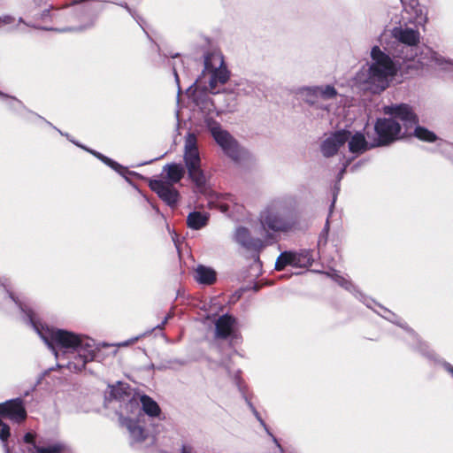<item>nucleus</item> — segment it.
<instances>
[{
	"label": "nucleus",
	"instance_id": "nucleus-29",
	"mask_svg": "<svg viewBox=\"0 0 453 453\" xmlns=\"http://www.w3.org/2000/svg\"><path fill=\"white\" fill-rule=\"evenodd\" d=\"M414 134L418 139L427 142H433L437 140V136L434 132L420 126L415 127Z\"/></svg>",
	"mask_w": 453,
	"mask_h": 453
},
{
	"label": "nucleus",
	"instance_id": "nucleus-2",
	"mask_svg": "<svg viewBox=\"0 0 453 453\" xmlns=\"http://www.w3.org/2000/svg\"><path fill=\"white\" fill-rule=\"evenodd\" d=\"M298 198L286 194L270 200L259 213V222L266 232L287 234L295 231L300 224L297 212Z\"/></svg>",
	"mask_w": 453,
	"mask_h": 453
},
{
	"label": "nucleus",
	"instance_id": "nucleus-12",
	"mask_svg": "<svg viewBox=\"0 0 453 453\" xmlns=\"http://www.w3.org/2000/svg\"><path fill=\"white\" fill-rule=\"evenodd\" d=\"M383 111L385 114L401 120L406 130L418 123L416 114L411 107L406 104L385 106Z\"/></svg>",
	"mask_w": 453,
	"mask_h": 453
},
{
	"label": "nucleus",
	"instance_id": "nucleus-36",
	"mask_svg": "<svg viewBox=\"0 0 453 453\" xmlns=\"http://www.w3.org/2000/svg\"><path fill=\"white\" fill-rule=\"evenodd\" d=\"M35 434H33V433H27L25 435H24V441L27 444H31L34 448V449L35 450V447H39L40 445H37L35 443Z\"/></svg>",
	"mask_w": 453,
	"mask_h": 453
},
{
	"label": "nucleus",
	"instance_id": "nucleus-9",
	"mask_svg": "<svg viewBox=\"0 0 453 453\" xmlns=\"http://www.w3.org/2000/svg\"><path fill=\"white\" fill-rule=\"evenodd\" d=\"M120 425L125 427L128 433L130 445L134 448L142 447V443L149 439V434L142 425V419L134 417H124L123 413L119 416Z\"/></svg>",
	"mask_w": 453,
	"mask_h": 453
},
{
	"label": "nucleus",
	"instance_id": "nucleus-27",
	"mask_svg": "<svg viewBox=\"0 0 453 453\" xmlns=\"http://www.w3.org/2000/svg\"><path fill=\"white\" fill-rule=\"evenodd\" d=\"M67 450V443L60 441H54L46 446L35 447V453H64Z\"/></svg>",
	"mask_w": 453,
	"mask_h": 453
},
{
	"label": "nucleus",
	"instance_id": "nucleus-14",
	"mask_svg": "<svg viewBox=\"0 0 453 453\" xmlns=\"http://www.w3.org/2000/svg\"><path fill=\"white\" fill-rule=\"evenodd\" d=\"M108 394V397L110 399L117 400L125 403L124 411L127 413H134L135 411L139 410L138 399L127 393L122 383L111 386Z\"/></svg>",
	"mask_w": 453,
	"mask_h": 453
},
{
	"label": "nucleus",
	"instance_id": "nucleus-10",
	"mask_svg": "<svg viewBox=\"0 0 453 453\" xmlns=\"http://www.w3.org/2000/svg\"><path fill=\"white\" fill-rule=\"evenodd\" d=\"M0 415L17 424L24 422L27 418L24 400L17 397L1 403Z\"/></svg>",
	"mask_w": 453,
	"mask_h": 453
},
{
	"label": "nucleus",
	"instance_id": "nucleus-43",
	"mask_svg": "<svg viewBox=\"0 0 453 453\" xmlns=\"http://www.w3.org/2000/svg\"><path fill=\"white\" fill-rule=\"evenodd\" d=\"M166 323H167V320L165 319H164L162 323L157 325L154 329H163Z\"/></svg>",
	"mask_w": 453,
	"mask_h": 453
},
{
	"label": "nucleus",
	"instance_id": "nucleus-25",
	"mask_svg": "<svg viewBox=\"0 0 453 453\" xmlns=\"http://www.w3.org/2000/svg\"><path fill=\"white\" fill-rule=\"evenodd\" d=\"M234 240L236 242L245 248H250L254 246V240L251 238L249 229L243 226L236 228Z\"/></svg>",
	"mask_w": 453,
	"mask_h": 453
},
{
	"label": "nucleus",
	"instance_id": "nucleus-1",
	"mask_svg": "<svg viewBox=\"0 0 453 453\" xmlns=\"http://www.w3.org/2000/svg\"><path fill=\"white\" fill-rule=\"evenodd\" d=\"M16 305L23 314L24 322L29 324L53 352L57 359L67 354L73 356V360L59 367H66L71 372H81L87 363L96 358L97 347L93 339L84 334H78L71 331L50 327L37 320L34 311L27 305L16 299L10 292L7 280L0 281V303Z\"/></svg>",
	"mask_w": 453,
	"mask_h": 453
},
{
	"label": "nucleus",
	"instance_id": "nucleus-15",
	"mask_svg": "<svg viewBox=\"0 0 453 453\" xmlns=\"http://www.w3.org/2000/svg\"><path fill=\"white\" fill-rule=\"evenodd\" d=\"M136 398L139 402V410L135 411L134 413H130L131 415L135 416L137 414V418L141 419L143 418L142 411L152 418L159 416L161 410L157 402L151 397L143 395Z\"/></svg>",
	"mask_w": 453,
	"mask_h": 453
},
{
	"label": "nucleus",
	"instance_id": "nucleus-11",
	"mask_svg": "<svg viewBox=\"0 0 453 453\" xmlns=\"http://www.w3.org/2000/svg\"><path fill=\"white\" fill-rule=\"evenodd\" d=\"M350 137V131L342 129L332 133L320 145L321 153L326 157L335 155Z\"/></svg>",
	"mask_w": 453,
	"mask_h": 453
},
{
	"label": "nucleus",
	"instance_id": "nucleus-24",
	"mask_svg": "<svg viewBox=\"0 0 453 453\" xmlns=\"http://www.w3.org/2000/svg\"><path fill=\"white\" fill-rule=\"evenodd\" d=\"M165 57L167 58H171L172 59L168 60V63L167 65H170L173 69V76L175 78V81L178 85V88L179 90L180 89V79H179V74H178V72L179 70L182 69L183 71L184 70V61L182 58H180V54L179 53H175V54H172L170 53L169 55H165Z\"/></svg>",
	"mask_w": 453,
	"mask_h": 453
},
{
	"label": "nucleus",
	"instance_id": "nucleus-22",
	"mask_svg": "<svg viewBox=\"0 0 453 453\" xmlns=\"http://www.w3.org/2000/svg\"><path fill=\"white\" fill-rule=\"evenodd\" d=\"M208 215L200 211H193L188 215L187 224L189 228L198 230L208 223Z\"/></svg>",
	"mask_w": 453,
	"mask_h": 453
},
{
	"label": "nucleus",
	"instance_id": "nucleus-32",
	"mask_svg": "<svg viewBox=\"0 0 453 453\" xmlns=\"http://www.w3.org/2000/svg\"><path fill=\"white\" fill-rule=\"evenodd\" d=\"M414 12L416 17L413 19L411 18V23H413L416 27H424L426 22V16L423 13L421 9H414Z\"/></svg>",
	"mask_w": 453,
	"mask_h": 453
},
{
	"label": "nucleus",
	"instance_id": "nucleus-17",
	"mask_svg": "<svg viewBox=\"0 0 453 453\" xmlns=\"http://www.w3.org/2000/svg\"><path fill=\"white\" fill-rule=\"evenodd\" d=\"M303 101L310 105L316 106L326 111H329V107L323 104L319 103L317 90L315 86L303 87L299 89L298 92Z\"/></svg>",
	"mask_w": 453,
	"mask_h": 453
},
{
	"label": "nucleus",
	"instance_id": "nucleus-31",
	"mask_svg": "<svg viewBox=\"0 0 453 453\" xmlns=\"http://www.w3.org/2000/svg\"><path fill=\"white\" fill-rule=\"evenodd\" d=\"M21 25L27 26V24L24 22V20L21 18L16 19L14 16L7 15V14L0 16V27H7V26L19 27Z\"/></svg>",
	"mask_w": 453,
	"mask_h": 453
},
{
	"label": "nucleus",
	"instance_id": "nucleus-46",
	"mask_svg": "<svg viewBox=\"0 0 453 453\" xmlns=\"http://www.w3.org/2000/svg\"><path fill=\"white\" fill-rule=\"evenodd\" d=\"M227 210H228V207L226 205H221L222 211L226 212V211H227Z\"/></svg>",
	"mask_w": 453,
	"mask_h": 453
},
{
	"label": "nucleus",
	"instance_id": "nucleus-39",
	"mask_svg": "<svg viewBox=\"0 0 453 453\" xmlns=\"http://www.w3.org/2000/svg\"><path fill=\"white\" fill-rule=\"evenodd\" d=\"M141 337H142V335H139V336L134 337V338H132V339H130V340H127V341H125V342H119V343L116 344L115 346H118V347H127V346H129L130 344H133V343H134L135 342H137Z\"/></svg>",
	"mask_w": 453,
	"mask_h": 453
},
{
	"label": "nucleus",
	"instance_id": "nucleus-26",
	"mask_svg": "<svg viewBox=\"0 0 453 453\" xmlns=\"http://www.w3.org/2000/svg\"><path fill=\"white\" fill-rule=\"evenodd\" d=\"M318 95V99L327 101L334 99L338 96L336 88L330 84L315 86Z\"/></svg>",
	"mask_w": 453,
	"mask_h": 453
},
{
	"label": "nucleus",
	"instance_id": "nucleus-3",
	"mask_svg": "<svg viewBox=\"0 0 453 453\" xmlns=\"http://www.w3.org/2000/svg\"><path fill=\"white\" fill-rule=\"evenodd\" d=\"M397 47V54L395 57L403 60L412 61L414 64L409 67L423 68L425 66H438L447 69L444 65H451V62L439 56L427 46L419 47L418 30H392Z\"/></svg>",
	"mask_w": 453,
	"mask_h": 453
},
{
	"label": "nucleus",
	"instance_id": "nucleus-34",
	"mask_svg": "<svg viewBox=\"0 0 453 453\" xmlns=\"http://www.w3.org/2000/svg\"><path fill=\"white\" fill-rule=\"evenodd\" d=\"M345 171H346V165H344V166L341 169V171L339 172V173H338V176H337L338 181H337V183L334 185V200H333L332 204H331V207H330V213L332 212V210H333V208H334V206L335 198H336V196H337V194H338V192H339V190H340V185H339V182H340V180H342V178L343 177V174H344Z\"/></svg>",
	"mask_w": 453,
	"mask_h": 453
},
{
	"label": "nucleus",
	"instance_id": "nucleus-44",
	"mask_svg": "<svg viewBox=\"0 0 453 453\" xmlns=\"http://www.w3.org/2000/svg\"><path fill=\"white\" fill-rule=\"evenodd\" d=\"M328 229H329V220L327 219L326 222V225H325V227H324V231L327 232Z\"/></svg>",
	"mask_w": 453,
	"mask_h": 453
},
{
	"label": "nucleus",
	"instance_id": "nucleus-8",
	"mask_svg": "<svg viewBox=\"0 0 453 453\" xmlns=\"http://www.w3.org/2000/svg\"><path fill=\"white\" fill-rule=\"evenodd\" d=\"M374 128L378 134L376 146L388 145L404 134L401 125L394 119H379Z\"/></svg>",
	"mask_w": 453,
	"mask_h": 453
},
{
	"label": "nucleus",
	"instance_id": "nucleus-33",
	"mask_svg": "<svg viewBox=\"0 0 453 453\" xmlns=\"http://www.w3.org/2000/svg\"><path fill=\"white\" fill-rule=\"evenodd\" d=\"M407 332L408 334H410V336H411L413 338V340L417 341V343H418V347L419 348V350L424 354V355H426L427 357H432V354L427 350L428 349V346L424 343V342H421L417 335L412 332V330L411 329H407Z\"/></svg>",
	"mask_w": 453,
	"mask_h": 453
},
{
	"label": "nucleus",
	"instance_id": "nucleus-7",
	"mask_svg": "<svg viewBox=\"0 0 453 453\" xmlns=\"http://www.w3.org/2000/svg\"><path fill=\"white\" fill-rule=\"evenodd\" d=\"M184 162L191 180L198 188H204L206 185V177L201 168V157L197 147V139L192 133H188L185 137Z\"/></svg>",
	"mask_w": 453,
	"mask_h": 453
},
{
	"label": "nucleus",
	"instance_id": "nucleus-19",
	"mask_svg": "<svg viewBox=\"0 0 453 453\" xmlns=\"http://www.w3.org/2000/svg\"><path fill=\"white\" fill-rule=\"evenodd\" d=\"M195 280L200 284L211 285L216 281V272L205 265H198L195 270Z\"/></svg>",
	"mask_w": 453,
	"mask_h": 453
},
{
	"label": "nucleus",
	"instance_id": "nucleus-38",
	"mask_svg": "<svg viewBox=\"0 0 453 453\" xmlns=\"http://www.w3.org/2000/svg\"><path fill=\"white\" fill-rule=\"evenodd\" d=\"M0 96L3 97V98H6L8 100H10V106L12 107V108H16V105L14 104H18V105H20L22 106V103L20 101H19L18 99L14 98V97H11L2 92H0Z\"/></svg>",
	"mask_w": 453,
	"mask_h": 453
},
{
	"label": "nucleus",
	"instance_id": "nucleus-45",
	"mask_svg": "<svg viewBox=\"0 0 453 453\" xmlns=\"http://www.w3.org/2000/svg\"><path fill=\"white\" fill-rule=\"evenodd\" d=\"M392 317H395V315H394V314H391V313L388 311V317H386V318H387V319H388V320H390V321H393Z\"/></svg>",
	"mask_w": 453,
	"mask_h": 453
},
{
	"label": "nucleus",
	"instance_id": "nucleus-18",
	"mask_svg": "<svg viewBox=\"0 0 453 453\" xmlns=\"http://www.w3.org/2000/svg\"><path fill=\"white\" fill-rule=\"evenodd\" d=\"M347 142L349 150L353 154H361L370 148L364 134L361 132H356L354 134L350 133V137Z\"/></svg>",
	"mask_w": 453,
	"mask_h": 453
},
{
	"label": "nucleus",
	"instance_id": "nucleus-41",
	"mask_svg": "<svg viewBox=\"0 0 453 453\" xmlns=\"http://www.w3.org/2000/svg\"><path fill=\"white\" fill-rule=\"evenodd\" d=\"M442 365L447 372L453 375V365L447 362H443Z\"/></svg>",
	"mask_w": 453,
	"mask_h": 453
},
{
	"label": "nucleus",
	"instance_id": "nucleus-28",
	"mask_svg": "<svg viewBox=\"0 0 453 453\" xmlns=\"http://www.w3.org/2000/svg\"><path fill=\"white\" fill-rule=\"evenodd\" d=\"M194 101L203 112L210 114L214 110L211 98L206 95H195Z\"/></svg>",
	"mask_w": 453,
	"mask_h": 453
},
{
	"label": "nucleus",
	"instance_id": "nucleus-13",
	"mask_svg": "<svg viewBox=\"0 0 453 453\" xmlns=\"http://www.w3.org/2000/svg\"><path fill=\"white\" fill-rule=\"evenodd\" d=\"M149 186L168 205L177 203L180 195L173 185L164 180H150Z\"/></svg>",
	"mask_w": 453,
	"mask_h": 453
},
{
	"label": "nucleus",
	"instance_id": "nucleus-4",
	"mask_svg": "<svg viewBox=\"0 0 453 453\" xmlns=\"http://www.w3.org/2000/svg\"><path fill=\"white\" fill-rule=\"evenodd\" d=\"M397 72L398 68L389 55L382 51L379 46H374L371 50V63L368 68L360 72L357 80L365 90L380 94L389 87Z\"/></svg>",
	"mask_w": 453,
	"mask_h": 453
},
{
	"label": "nucleus",
	"instance_id": "nucleus-30",
	"mask_svg": "<svg viewBox=\"0 0 453 453\" xmlns=\"http://www.w3.org/2000/svg\"><path fill=\"white\" fill-rule=\"evenodd\" d=\"M287 265L293 266L292 251H284L280 254L275 262V270L281 271Z\"/></svg>",
	"mask_w": 453,
	"mask_h": 453
},
{
	"label": "nucleus",
	"instance_id": "nucleus-16",
	"mask_svg": "<svg viewBox=\"0 0 453 453\" xmlns=\"http://www.w3.org/2000/svg\"><path fill=\"white\" fill-rule=\"evenodd\" d=\"M235 319L228 314L220 316L215 322V336L219 339H226L234 329Z\"/></svg>",
	"mask_w": 453,
	"mask_h": 453
},
{
	"label": "nucleus",
	"instance_id": "nucleus-35",
	"mask_svg": "<svg viewBox=\"0 0 453 453\" xmlns=\"http://www.w3.org/2000/svg\"><path fill=\"white\" fill-rule=\"evenodd\" d=\"M254 414V416L256 417V418L257 419V421L260 423V425L264 427V429L265 430V432L273 438V441L277 443V440L276 438L273 437V435L271 434L268 426H266V424L265 423V421L263 420V418H261L260 414L258 413L257 411H255L254 412H252Z\"/></svg>",
	"mask_w": 453,
	"mask_h": 453
},
{
	"label": "nucleus",
	"instance_id": "nucleus-47",
	"mask_svg": "<svg viewBox=\"0 0 453 453\" xmlns=\"http://www.w3.org/2000/svg\"><path fill=\"white\" fill-rule=\"evenodd\" d=\"M173 317V314L170 312L166 315V317L165 318L167 321Z\"/></svg>",
	"mask_w": 453,
	"mask_h": 453
},
{
	"label": "nucleus",
	"instance_id": "nucleus-23",
	"mask_svg": "<svg viewBox=\"0 0 453 453\" xmlns=\"http://www.w3.org/2000/svg\"><path fill=\"white\" fill-rule=\"evenodd\" d=\"M75 144L77 146L86 150L87 151H88L92 155H94L96 157H97L99 160H101L103 163H104L105 165L110 166L111 169H113L117 173H119L120 174H124L125 173V172H126L125 167L122 166L121 165H119V163L115 162L114 160L111 159L110 157H107L106 156H104V155H103L100 152H97L96 150L87 149L84 146L80 145L79 143L75 142Z\"/></svg>",
	"mask_w": 453,
	"mask_h": 453
},
{
	"label": "nucleus",
	"instance_id": "nucleus-6",
	"mask_svg": "<svg viewBox=\"0 0 453 453\" xmlns=\"http://www.w3.org/2000/svg\"><path fill=\"white\" fill-rule=\"evenodd\" d=\"M206 74L209 75V89L212 94L219 93V85H224L229 80L230 73L219 50H213L204 55L203 75L205 76Z\"/></svg>",
	"mask_w": 453,
	"mask_h": 453
},
{
	"label": "nucleus",
	"instance_id": "nucleus-5",
	"mask_svg": "<svg viewBox=\"0 0 453 453\" xmlns=\"http://www.w3.org/2000/svg\"><path fill=\"white\" fill-rule=\"evenodd\" d=\"M204 121L216 143L226 156L235 163H241L249 157V152L242 148L232 134L221 127L219 123L210 117H206Z\"/></svg>",
	"mask_w": 453,
	"mask_h": 453
},
{
	"label": "nucleus",
	"instance_id": "nucleus-37",
	"mask_svg": "<svg viewBox=\"0 0 453 453\" xmlns=\"http://www.w3.org/2000/svg\"><path fill=\"white\" fill-rule=\"evenodd\" d=\"M334 280L335 281L341 285L342 287L345 288L346 289H350L352 287V284L349 282L346 279L342 278V276H339L337 274H334Z\"/></svg>",
	"mask_w": 453,
	"mask_h": 453
},
{
	"label": "nucleus",
	"instance_id": "nucleus-21",
	"mask_svg": "<svg viewBox=\"0 0 453 453\" xmlns=\"http://www.w3.org/2000/svg\"><path fill=\"white\" fill-rule=\"evenodd\" d=\"M313 257L309 250H302L299 252L292 251V262L294 267L305 268L312 265Z\"/></svg>",
	"mask_w": 453,
	"mask_h": 453
},
{
	"label": "nucleus",
	"instance_id": "nucleus-20",
	"mask_svg": "<svg viewBox=\"0 0 453 453\" xmlns=\"http://www.w3.org/2000/svg\"><path fill=\"white\" fill-rule=\"evenodd\" d=\"M164 172H165V181L169 182L170 185L178 183L184 176V167L178 164H168L164 166Z\"/></svg>",
	"mask_w": 453,
	"mask_h": 453
},
{
	"label": "nucleus",
	"instance_id": "nucleus-40",
	"mask_svg": "<svg viewBox=\"0 0 453 453\" xmlns=\"http://www.w3.org/2000/svg\"><path fill=\"white\" fill-rule=\"evenodd\" d=\"M180 453H195L194 449L190 445L183 444L180 449Z\"/></svg>",
	"mask_w": 453,
	"mask_h": 453
},
{
	"label": "nucleus",
	"instance_id": "nucleus-42",
	"mask_svg": "<svg viewBox=\"0 0 453 453\" xmlns=\"http://www.w3.org/2000/svg\"><path fill=\"white\" fill-rule=\"evenodd\" d=\"M245 401H246V403H247V404H248L249 408L250 409V411H251L252 412H254L255 411H257V409L255 408V406L253 405V403H251V402H250L247 397H245Z\"/></svg>",
	"mask_w": 453,
	"mask_h": 453
}]
</instances>
